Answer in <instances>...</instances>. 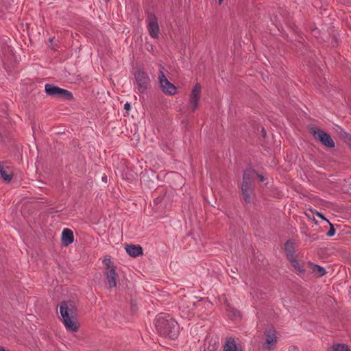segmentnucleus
Wrapping results in <instances>:
<instances>
[{"mask_svg":"<svg viewBox=\"0 0 351 351\" xmlns=\"http://www.w3.org/2000/svg\"><path fill=\"white\" fill-rule=\"evenodd\" d=\"M45 90L47 95L68 101L73 100V95L71 91L58 86L47 84L45 86Z\"/></svg>","mask_w":351,"mask_h":351,"instance_id":"obj_3","label":"nucleus"},{"mask_svg":"<svg viewBox=\"0 0 351 351\" xmlns=\"http://www.w3.org/2000/svg\"><path fill=\"white\" fill-rule=\"evenodd\" d=\"M241 188L243 200L247 204L251 203L252 200L251 195L254 192L253 186L241 185Z\"/></svg>","mask_w":351,"mask_h":351,"instance_id":"obj_15","label":"nucleus"},{"mask_svg":"<svg viewBox=\"0 0 351 351\" xmlns=\"http://www.w3.org/2000/svg\"><path fill=\"white\" fill-rule=\"evenodd\" d=\"M60 313L62 322L68 331L77 332L80 328L77 312L73 301H62L60 304Z\"/></svg>","mask_w":351,"mask_h":351,"instance_id":"obj_2","label":"nucleus"},{"mask_svg":"<svg viewBox=\"0 0 351 351\" xmlns=\"http://www.w3.org/2000/svg\"><path fill=\"white\" fill-rule=\"evenodd\" d=\"M316 215H317V217H319V218H321L322 219H323V220H324V221H327L328 223H329V221H328L327 219H326V218L324 217V216L322 213H319V212H317H317H316Z\"/></svg>","mask_w":351,"mask_h":351,"instance_id":"obj_26","label":"nucleus"},{"mask_svg":"<svg viewBox=\"0 0 351 351\" xmlns=\"http://www.w3.org/2000/svg\"><path fill=\"white\" fill-rule=\"evenodd\" d=\"M339 2L344 5H350L351 4V0H339Z\"/></svg>","mask_w":351,"mask_h":351,"instance_id":"obj_27","label":"nucleus"},{"mask_svg":"<svg viewBox=\"0 0 351 351\" xmlns=\"http://www.w3.org/2000/svg\"><path fill=\"white\" fill-rule=\"evenodd\" d=\"M74 241L73 231L69 228H64L62 232V243L64 245L68 246Z\"/></svg>","mask_w":351,"mask_h":351,"instance_id":"obj_14","label":"nucleus"},{"mask_svg":"<svg viewBox=\"0 0 351 351\" xmlns=\"http://www.w3.org/2000/svg\"><path fill=\"white\" fill-rule=\"evenodd\" d=\"M154 324L159 335L171 339L178 337L180 332L179 325L169 315L158 314L155 319Z\"/></svg>","mask_w":351,"mask_h":351,"instance_id":"obj_1","label":"nucleus"},{"mask_svg":"<svg viewBox=\"0 0 351 351\" xmlns=\"http://www.w3.org/2000/svg\"><path fill=\"white\" fill-rule=\"evenodd\" d=\"M110 0H104L106 3H108Z\"/></svg>","mask_w":351,"mask_h":351,"instance_id":"obj_36","label":"nucleus"},{"mask_svg":"<svg viewBox=\"0 0 351 351\" xmlns=\"http://www.w3.org/2000/svg\"><path fill=\"white\" fill-rule=\"evenodd\" d=\"M223 351H239L234 339H229L227 341Z\"/></svg>","mask_w":351,"mask_h":351,"instance_id":"obj_21","label":"nucleus"},{"mask_svg":"<svg viewBox=\"0 0 351 351\" xmlns=\"http://www.w3.org/2000/svg\"><path fill=\"white\" fill-rule=\"evenodd\" d=\"M102 180H104L105 182H106L107 181V177L106 176L103 177Z\"/></svg>","mask_w":351,"mask_h":351,"instance_id":"obj_33","label":"nucleus"},{"mask_svg":"<svg viewBox=\"0 0 351 351\" xmlns=\"http://www.w3.org/2000/svg\"><path fill=\"white\" fill-rule=\"evenodd\" d=\"M134 78L138 91L141 93H144L150 83V79L148 75L144 71L138 69L134 73Z\"/></svg>","mask_w":351,"mask_h":351,"instance_id":"obj_6","label":"nucleus"},{"mask_svg":"<svg viewBox=\"0 0 351 351\" xmlns=\"http://www.w3.org/2000/svg\"><path fill=\"white\" fill-rule=\"evenodd\" d=\"M131 108V106H130V104L128 103V102H126L125 104H124V109L127 111H129Z\"/></svg>","mask_w":351,"mask_h":351,"instance_id":"obj_28","label":"nucleus"},{"mask_svg":"<svg viewBox=\"0 0 351 351\" xmlns=\"http://www.w3.org/2000/svg\"><path fill=\"white\" fill-rule=\"evenodd\" d=\"M105 276L108 283L109 288L112 289L116 287L118 274L116 271L115 267H112L108 271H106Z\"/></svg>","mask_w":351,"mask_h":351,"instance_id":"obj_10","label":"nucleus"},{"mask_svg":"<svg viewBox=\"0 0 351 351\" xmlns=\"http://www.w3.org/2000/svg\"><path fill=\"white\" fill-rule=\"evenodd\" d=\"M53 38H49V42H51H51L53 41Z\"/></svg>","mask_w":351,"mask_h":351,"instance_id":"obj_35","label":"nucleus"},{"mask_svg":"<svg viewBox=\"0 0 351 351\" xmlns=\"http://www.w3.org/2000/svg\"><path fill=\"white\" fill-rule=\"evenodd\" d=\"M307 266L317 277H322L326 274L325 269L318 265L308 262Z\"/></svg>","mask_w":351,"mask_h":351,"instance_id":"obj_18","label":"nucleus"},{"mask_svg":"<svg viewBox=\"0 0 351 351\" xmlns=\"http://www.w3.org/2000/svg\"><path fill=\"white\" fill-rule=\"evenodd\" d=\"M256 171L249 168L243 172L241 185L252 186Z\"/></svg>","mask_w":351,"mask_h":351,"instance_id":"obj_12","label":"nucleus"},{"mask_svg":"<svg viewBox=\"0 0 351 351\" xmlns=\"http://www.w3.org/2000/svg\"><path fill=\"white\" fill-rule=\"evenodd\" d=\"M165 68L160 66L158 74V82L161 90L166 95H175L177 93V87L171 83L166 77L164 73Z\"/></svg>","mask_w":351,"mask_h":351,"instance_id":"obj_5","label":"nucleus"},{"mask_svg":"<svg viewBox=\"0 0 351 351\" xmlns=\"http://www.w3.org/2000/svg\"><path fill=\"white\" fill-rule=\"evenodd\" d=\"M310 132L315 140L321 143L325 147L328 148L335 147V144L333 139L330 135L325 131L317 128H312L310 129Z\"/></svg>","mask_w":351,"mask_h":351,"instance_id":"obj_4","label":"nucleus"},{"mask_svg":"<svg viewBox=\"0 0 351 351\" xmlns=\"http://www.w3.org/2000/svg\"><path fill=\"white\" fill-rule=\"evenodd\" d=\"M328 223H329V225H330V229H329V230L328 231V232L326 233V235H327L328 237H332V236H334V235H335V232H336V231H335V228H334L333 224H332V223H330V222H329Z\"/></svg>","mask_w":351,"mask_h":351,"instance_id":"obj_23","label":"nucleus"},{"mask_svg":"<svg viewBox=\"0 0 351 351\" xmlns=\"http://www.w3.org/2000/svg\"><path fill=\"white\" fill-rule=\"evenodd\" d=\"M0 175L2 179L7 182H10L13 177L12 173L11 171H7L5 169L3 162H0Z\"/></svg>","mask_w":351,"mask_h":351,"instance_id":"obj_19","label":"nucleus"},{"mask_svg":"<svg viewBox=\"0 0 351 351\" xmlns=\"http://www.w3.org/2000/svg\"><path fill=\"white\" fill-rule=\"evenodd\" d=\"M201 89L202 88L200 84L199 83H197L193 86L191 93L190 95L189 105V107L192 109L193 112H195L198 108L201 94Z\"/></svg>","mask_w":351,"mask_h":351,"instance_id":"obj_9","label":"nucleus"},{"mask_svg":"<svg viewBox=\"0 0 351 351\" xmlns=\"http://www.w3.org/2000/svg\"><path fill=\"white\" fill-rule=\"evenodd\" d=\"M341 135L343 138L344 142L351 147V134L347 133L346 132H341Z\"/></svg>","mask_w":351,"mask_h":351,"instance_id":"obj_22","label":"nucleus"},{"mask_svg":"<svg viewBox=\"0 0 351 351\" xmlns=\"http://www.w3.org/2000/svg\"><path fill=\"white\" fill-rule=\"evenodd\" d=\"M147 27L150 36L153 38H157L159 36V25L158 19L155 14L149 13L147 19Z\"/></svg>","mask_w":351,"mask_h":351,"instance_id":"obj_8","label":"nucleus"},{"mask_svg":"<svg viewBox=\"0 0 351 351\" xmlns=\"http://www.w3.org/2000/svg\"><path fill=\"white\" fill-rule=\"evenodd\" d=\"M255 175H257V176H258V179H259V180L261 182H264L265 181V178H264V176L263 175L258 174L256 172Z\"/></svg>","mask_w":351,"mask_h":351,"instance_id":"obj_29","label":"nucleus"},{"mask_svg":"<svg viewBox=\"0 0 351 351\" xmlns=\"http://www.w3.org/2000/svg\"><path fill=\"white\" fill-rule=\"evenodd\" d=\"M285 251L289 261L295 259L294 243H292L290 240L286 241L285 244Z\"/></svg>","mask_w":351,"mask_h":351,"instance_id":"obj_16","label":"nucleus"},{"mask_svg":"<svg viewBox=\"0 0 351 351\" xmlns=\"http://www.w3.org/2000/svg\"><path fill=\"white\" fill-rule=\"evenodd\" d=\"M328 351H350L348 345L345 343H337L332 345Z\"/></svg>","mask_w":351,"mask_h":351,"instance_id":"obj_20","label":"nucleus"},{"mask_svg":"<svg viewBox=\"0 0 351 351\" xmlns=\"http://www.w3.org/2000/svg\"><path fill=\"white\" fill-rule=\"evenodd\" d=\"M261 132H262L263 137L265 138V136H266V131H265V130L264 128H262Z\"/></svg>","mask_w":351,"mask_h":351,"instance_id":"obj_30","label":"nucleus"},{"mask_svg":"<svg viewBox=\"0 0 351 351\" xmlns=\"http://www.w3.org/2000/svg\"><path fill=\"white\" fill-rule=\"evenodd\" d=\"M125 250L127 253L132 257H137L143 254V250L141 246L136 245H126Z\"/></svg>","mask_w":351,"mask_h":351,"instance_id":"obj_13","label":"nucleus"},{"mask_svg":"<svg viewBox=\"0 0 351 351\" xmlns=\"http://www.w3.org/2000/svg\"><path fill=\"white\" fill-rule=\"evenodd\" d=\"M194 306L195 302H189L186 301V298H184L182 300L179 309L182 312L183 315L189 316L191 313H193V311L194 310Z\"/></svg>","mask_w":351,"mask_h":351,"instance_id":"obj_11","label":"nucleus"},{"mask_svg":"<svg viewBox=\"0 0 351 351\" xmlns=\"http://www.w3.org/2000/svg\"><path fill=\"white\" fill-rule=\"evenodd\" d=\"M291 263L300 275H304L306 271L307 263H300L296 258L291 260Z\"/></svg>","mask_w":351,"mask_h":351,"instance_id":"obj_17","label":"nucleus"},{"mask_svg":"<svg viewBox=\"0 0 351 351\" xmlns=\"http://www.w3.org/2000/svg\"><path fill=\"white\" fill-rule=\"evenodd\" d=\"M265 341L263 343V348L266 350H274L277 343L278 337L276 336V331L274 327L267 329L264 332Z\"/></svg>","mask_w":351,"mask_h":351,"instance_id":"obj_7","label":"nucleus"},{"mask_svg":"<svg viewBox=\"0 0 351 351\" xmlns=\"http://www.w3.org/2000/svg\"><path fill=\"white\" fill-rule=\"evenodd\" d=\"M0 351H8V350H5L3 347H0Z\"/></svg>","mask_w":351,"mask_h":351,"instance_id":"obj_32","label":"nucleus"},{"mask_svg":"<svg viewBox=\"0 0 351 351\" xmlns=\"http://www.w3.org/2000/svg\"><path fill=\"white\" fill-rule=\"evenodd\" d=\"M150 173H151V176H152V178L157 177V176H156L155 173L153 171H152Z\"/></svg>","mask_w":351,"mask_h":351,"instance_id":"obj_31","label":"nucleus"},{"mask_svg":"<svg viewBox=\"0 0 351 351\" xmlns=\"http://www.w3.org/2000/svg\"><path fill=\"white\" fill-rule=\"evenodd\" d=\"M223 0H218L219 3V4H221V3H222V2H223Z\"/></svg>","mask_w":351,"mask_h":351,"instance_id":"obj_34","label":"nucleus"},{"mask_svg":"<svg viewBox=\"0 0 351 351\" xmlns=\"http://www.w3.org/2000/svg\"><path fill=\"white\" fill-rule=\"evenodd\" d=\"M149 177L150 176L148 173H145L141 178V183L145 184L146 182H147L149 181L148 179L149 178Z\"/></svg>","mask_w":351,"mask_h":351,"instance_id":"obj_25","label":"nucleus"},{"mask_svg":"<svg viewBox=\"0 0 351 351\" xmlns=\"http://www.w3.org/2000/svg\"><path fill=\"white\" fill-rule=\"evenodd\" d=\"M104 263L106 265V271H108L109 269H110L111 267H114L113 265H111V261L110 258H105Z\"/></svg>","mask_w":351,"mask_h":351,"instance_id":"obj_24","label":"nucleus"}]
</instances>
